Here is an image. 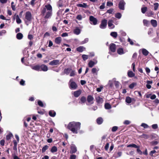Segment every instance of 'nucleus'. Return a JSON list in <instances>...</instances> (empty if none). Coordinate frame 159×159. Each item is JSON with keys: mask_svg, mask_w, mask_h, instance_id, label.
Instances as JSON below:
<instances>
[{"mask_svg": "<svg viewBox=\"0 0 159 159\" xmlns=\"http://www.w3.org/2000/svg\"><path fill=\"white\" fill-rule=\"evenodd\" d=\"M81 123L79 122L73 121L70 122L68 125V128L73 133L77 134L80 128Z\"/></svg>", "mask_w": 159, "mask_h": 159, "instance_id": "nucleus-1", "label": "nucleus"}, {"mask_svg": "<svg viewBox=\"0 0 159 159\" xmlns=\"http://www.w3.org/2000/svg\"><path fill=\"white\" fill-rule=\"evenodd\" d=\"M41 13L43 15H45L44 18L46 19L49 18L52 13V8L50 4L46 5L42 10Z\"/></svg>", "mask_w": 159, "mask_h": 159, "instance_id": "nucleus-2", "label": "nucleus"}, {"mask_svg": "<svg viewBox=\"0 0 159 159\" xmlns=\"http://www.w3.org/2000/svg\"><path fill=\"white\" fill-rule=\"evenodd\" d=\"M32 19V17L31 13L29 11L26 12L25 15V23L28 25L29 23L31 22Z\"/></svg>", "mask_w": 159, "mask_h": 159, "instance_id": "nucleus-3", "label": "nucleus"}, {"mask_svg": "<svg viewBox=\"0 0 159 159\" xmlns=\"http://www.w3.org/2000/svg\"><path fill=\"white\" fill-rule=\"evenodd\" d=\"M70 88L71 89H75L77 87V85L76 83L73 81V79H71L69 82Z\"/></svg>", "mask_w": 159, "mask_h": 159, "instance_id": "nucleus-4", "label": "nucleus"}, {"mask_svg": "<svg viewBox=\"0 0 159 159\" xmlns=\"http://www.w3.org/2000/svg\"><path fill=\"white\" fill-rule=\"evenodd\" d=\"M107 20L105 19H103L102 20L101 24L100 25V27L102 29H105L107 26Z\"/></svg>", "mask_w": 159, "mask_h": 159, "instance_id": "nucleus-5", "label": "nucleus"}, {"mask_svg": "<svg viewBox=\"0 0 159 159\" xmlns=\"http://www.w3.org/2000/svg\"><path fill=\"white\" fill-rule=\"evenodd\" d=\"M125 3L123 0H121L119 4V7L120 9L124 10L125 9L124 6Z\"/></svg>", "mask_w": 159, "mask_h": 159, "instance_id": "nucleus-6", "label": "nucleus"}, {"mask_svg": "<svg viewBox=\"0 0 159 159\" xmlns=\"http://www.w3.org/2000/svg\"><path fill=\"white\" fill-rule=\"evenodd\" d=\"M89 20L93 22V24L94 25H96L97 24L98 20L97 19L93 16H90L89 17Z\"/></svg>", "mask_w": 159, "mask_h": 159, "instance_id": "nucleus-7", "label": "nucleus"}, {"mask_svg": "<svg viewBox=\"0 0 159 159\" xmlns=\"http://www.w3.org/2000/svg\"><path fill=\"white\" fill-rule=\"evenodd\" d=\"M60 63V61L58 60H54L51 61L49 63V64L50 65H56L59 64Z\"/></svg>", "mask_w": 159, "mask_h": 159, "instance_id": "nucleus-8", "label": "nucleus"}, {"mask_svg": "<svg viewBox=\"0 0 159 159\" xmlns=\"http://www.w3.org/2000/svg\"><path fill=\"white\" fill-rule=\"evenodd\" d=\"M116 45L113 43H111L110 45V49L111 52H114L116 50Z\"/></svg>", "mask_w": 159, "mask_h": 159, "instance_id": "nucleus-9", "label": "nucleus"}, {"mask_svg": "<svg viewBox=\"0 0 159 159\" xmlns=\"http://www.w3.org/2000/svg\"><path fill=\"white\" fill-rule=\"evenodd\" d=\"M113 20H110L108 21V26L110 29H113L115 27L114 25L113 24Z\"/></svg>", "mask_w": 159, "mask_h": 159, "instance_id": "nucleus-10", "label": "nucleus"}, {"mask_svg": "<svg viewBox=\"0 0 159 159\" xmlns=\"http://www.w3.org/2000/svg\"><path fill=\"white\" fill-rule=\"evenodd\" d=\"M76 151L77 149L75 146L74 144H71V150L70 151V153H74Z\"/></svg>", "mask_w": 159, "mask_h": 159, "instance_id": "nucleus-11", "label": "nucleus"}, {"mask_svg": "<svg viewBox=\"0 0 159 159\" xmlns=\"http://www.w3.org/2000/svg\"><path fill=\"white\" fill-rule=\"evenodd\" d=\"M122 154V152L120 151L116 152L114 154L113 157L116 158H118L121 156Z\"/></svg>", "mask_w": 159, "mask_h": 159, "instance_id": "nucleus-12", "label": "nucleus"}, {"mask_svg": "<svg viewBox=\"0 0 159 159\" xmlns=\"http://www.w3.org/2000/svg\"><path fill=\"white\" fill-rule=\"evenodd\" d=\"M40 70L44 71H47L48 70V67L45 65H42L40 66Z\"/></svg>", "mask_w": 159, "mask_h": 159, "instance_id": "nucleus-13", "label": "nucleus"}, {"mask_svg": "<svg viewBox=\"0 0 159 159\" xmlns=\"http://www.w3.org/2000/svg\"><path fill=\"white\" fill-rule=\"evenodd\" d=\"M81 32V30L78 27H76L74 30V33L76 35H79L80 34Z\"/></svg>", "mask_w": 159, "mask_h": 159, "instance_id": "nucleus-14", "label": "nucleus"}, {"mask_svg": "<svg viewBox=\"0 0 159 159\" xmlns=\"http://www.w3.org/2000/svg\"><path fill=\"white\" fill-rule=\"evenodd\" d=\"M81 93V90L75 91L74 92V95L75 97H78L80 95Z\"/></svg>", "mask_w": 159, "mask_h": 159, "instance_id": "nucleus-15", "label": "nucleus"}, {"mask_svg": "<svg viewBox=\"0 0 159 159\" xmlns=\"http://www.w3.org/2000/svg\"><path fill=\"white\" fill-rule=\"evenodd\" d=\"M97 63V61L95 60V62H94L92 61H90L89 63V66L90 67H93L94 65L96 64Z\"/></svg>", "mask_w": 159, "mask_h": 159, "instance_id": "nucleus-16", "label": "nucleus"}, {"mask_svg": "<svg viewBox=\"0 0 159 159\" xmlns=\"http://www.w3.org/2000/svg\"><path fill=\"white\" fill-rule=\"evenodd\" d=\"M62 40L61 38L59 37H57L55 39V42L57 44H59L61 43Z\"/></svg>", "mask_w": 159, "mask_h": 159, "instance_id": "nucleus-17", "label": "nucleus"}, {"mask_svg": "<svg viewBox=\"0 0 159 159\" xmlns=\"http://www.w3.org/2000/svg\"><path fill=\"white\" fill-rule=\"evenodd\" d=\"M97 102L99 103H101L103 102V100L102 98L99 96H97L96 97Z\"/></svg>", "mask_w": 159, "mask_h": 159, "instance_id": "nucleus-18", "label": "nucleus"}, {"mask_svg": "<svg viewBox=\"0 0 159 159\" xmlns=\"http://www.w3.org/2000/svg\"><path fill=\"white\" fill-rule=\"evenodd\" d=\"M32 68L35 70L37 71H41L40 70V66L36 65L35 66H33L31 67Z\"/></svg>", "mask_w": 159, "mask_h": 159, "instance_id": "nucleus-19", "label": "nucleus"}, {"mask_svg": "<svg viewBox=\"0 0 159 159\" xmlns=\"http://www.w3.org/2000/svg\"><path fill=\"white\" fill-rule=\"evenodd\" d=\"M93 98L91 95H89L88 97L87 101L88 102H89L91 104L93 103Z\"/></svg>", "mask_w": 159, "mask_h": 159, "instance_id": "nucleus-20", "label": "nucleus"}, {"mask_svg": "<svg viewBox=\"0 0 159 159\" xmlns=\"http://www.w3.org/2000/svg\"><path fill=\"white\" fill-rule=\"evenodd\" d=\"M141 50L142 51L143 54L145 56H147L149 53L148 51L145 48L142 49Z\"/></svg>", "mask_w": 159, "mask_h": 159, "instance_id": "nucleus-21", "label": "nucleus"}, {"mask_svg": "<svg viewBox=\"0 0 159 159\" xmlns=\"http://www.w3.org/2000/svg\"><path fill=\"white\" fill-rule=\"evenodd\" d=\"M85 50V48L83 46H80L76 48L77 51L80 52H82Z\"/></svg>", "mask_w": 159, "mask_h": 159, "instance_id": "nucleus-22", "label": "nucleus"}, {"mask_svg": "<svg viewBox=\"0 0 159 159\" xmlns=\"http://www.w3.org/2000/svg\"><path fill=\"white\" fill-rule=\"evenodd\" d=\"M117 52L119 55H122L124 53L123 49L121 48L117 49Z\"/></svg>", "mask_w": 159, "mask_h": 159, "instance_id": "nucleus-23", "label": "nucleus"}, {"mask_svg": "<svg viewBox=\"0 0 159 159\" xmlns=\"http://www.w3.org/2000/svg\"><path fill=\"white\" fill-rule=\"evenodd\" d=\"M152 81L148 80L147 81V84H146V87L148 89H150L151 88V86L150 84H152Z\"/></svg>", "mask_w": 159, "mask_h": 159, "instance_id": "nucleus-24", "label": "nucleus"}, {"mask_svg": "<svg viewBox=\"0 0 159 159\" xmlns=\"http://www.w3.org/2000/svg\"><path fill=\"white\" fill-rule=\"evenodd\" d=\"M49 115L52 117H54L56 114V113L55 111H50L49 112Z\"/></svg>", "mask_w": 159, "mask_h": 159, "instance_id": "nucleus-25", "label": "nucleus"}, {"mask_svg": "<svg viewBox=\"0 0 159 159\" xmlns=\"http://www.w3.org/2000/svg\"><path fill=\"white\" fill-rule=\"evenodd\" d=\"M110 35L114 38H116L117 36V34L116 32H112L110 34Z\"/></svg>", "mask_w": 159, "mask_h": 159, "instance_id": "nucleus-26", "label": "nucleus"}, {"mask_svg": "<svg viewBox=\"0 0 159 159\" xmlns=\"http://www.w3.org/2000/svg\"><path fill=\"white\" fill-rule=\"evenodd\" d=\"M23 37V35L21 33H18L16 34V38L18 39H21Z\"/></svg>", "mask_w": 159, "mask_h": 159, "instance_id": "nucleus-27", "label": "nucleus"}, {"mask_svg": "<svg viewBox=\"0 0 159 159\" xmlns=\"http://www.w3.org/2000/svg\"><path fill=\"white\" fill-rule=\"evenodd\" d=\"M127 147L128 148L132 147V148H139V146H137L136 144H133V143L128 145L127 146Z\"/></svg>", "mask_w": 159, "mask_h": 159, "instance_id": "nucleus-28", "label": "nucleus"}, {"mask_svg": "<svg viewBox=\"0 0 159 159\" xmlns=\"http://www.w3.org/2000/svg\"><path fill=\"white\" fill-rule=\"evenodd\" d=\"M128 75L129 77H132L134 76L135 74L131 71H129L128 72Z\"/></svg>", "mask_w": 159, "mask_h": 159, "instance_id": "nucleus-29", "label": "nucleus"}, {"mask_svg": "<svg viewBox=\"0 0 159 159\" xmlns=\"http://www.w3.org/2000/svg\"><path fill=\"white\" fill-rule=\"evenodd\" d=\"M103 122V119L101 117H99L97 120V122L99 125L101 124Z\"/></svg>", "mask_w": 159, "mask_h": 159, "instance_id": "nucleus-30", "label": "nucleus"}, {"mask_svg": "<svg viewBox=\"0 0 159 159\" xmlns=\"http://www.w3.org/2000/svg\"><path fill=\"white\" fill-rule=\"evenodd\" d=\"M77 6L78 7H82L84 8H86L87 6V4L83 3V4H77Z\"/></svg>", "mask_w": 159, "mask_h": 159, "instance_id": "nucleus-31", "label": "nucleus"}, {"mask_svg": "<svg viewBox=\"0 0 159 159\" xmlns=\"http://www.w3.org/2000/svg\"><path fill=\"white\" fill-rule=\"evenodd\" d=\"M99 69L98 68H93L92 69V72L93 74L96 73L97 74V72L99 71Z\"/></svg>", "mask_w": 159, "mask_h": 159, "instance_id": "nucleus-32", "label": "nucleus"}, {"mask_svg": "<svg viewBox=\"0 0 159 159\" xmlns=\"http://www.w3.org/2000/svg\"><path fill=\"white\" fill-rule=\"evenodd\" d=\"M151 22L152 25L153 26L156 27L157 26V21L155 20H151Z\"/></svg>", "mask_w": 159, "mask_h": 159, "instance_id": "nucleus-33", "label": "nucleus"}, {"mask_svg": "<svg viewBox=\"0 0 159 159\" xmlns=\"http://www.w3.org/2000/svg\"><path fill=\"white\" fill-rule=\"evenodd\" d=\"M57 149L56 147L54 146L52 147L51 150V152L52 153H54L57 152Z\"/></svg>", "mask_w": 159, "mask_h": 159, "instance_id": "nucleus-34", "label": "nucleus"}, {"mask_svg": "<svg viewBox=\"0 0 159 159\" xmlns=\"http://www.w3.org/2000/svg\"><path fill=\"white\" fill-rule=\"evenodd\" d=\"M16 22L18 24H20L21 22V20L18 15L16 16Z\"/></svg>", "mask_w": 159, "mask_h": 159, "instance_id": "nucleus-35", "label": "nucleus"}, {"mask_svg": "<svg viewBox=\"0 0 159 159\" xmlns=\"http://www.w3.org/2000/svg\"><path fill=\"white\" fill-rule=\"evenodd\" d=\"M125 102L128 103H130L131 102V98L129 97H127L126 98Z\"/></svg>", "mask_w": 159, "mask_h": 159, "instance_id": "nucleus-36", "label": "nucleus"}, {"mask_svg": "<svg viewBox=\"0 0 159 159\" xmlns=\"http://www.w3.org/2000/svg\"><path fill=\"white\" fill-rule=\"evenodd\" d=\"M105 107L106 109H110L111 108V105L108 103H106L105 105Z\"/></svg>", "mask_w": 159, "mask_h": 159, "instance_id": "nucleus-37", "label": "nucleus"}, {"mask_svg": "<svg viewBox=\"0 0 159 159\" xmlns=\"http://www.w3.org/2000/svg\"><path fill=\"white\" fill-rule=\"evenodd\" d=\"M13 136L12 134L10 133L7 135L6 136V139L7 140H9L11 139V138Z\"/></svg>", "mask_w": 159, "mask_h": 159, "instance_id": "nucleus-38", "label": "nucleus"}, {"mask_svg": "<svg viewBox=\"0 0 159 159\" xmlns=\"http://www.w3.org/2000/svg\"><path fill=\"white\" fill-rule=\"evenodd\" d=\"M48 146L47 145H45L42 148V152H44L48 149Z\"/></svg>", "mask_w": 159, "mask_h": 159, "instance_id": "nucleus-39", "label": "nucleus"}, {"mask_svg": "<svg viewBox=\"0 0 159 159\" xmlns=\"http://www.w3.org/2000/svg\"><path fill=\"white\" fill-rule=\"evenodd\" d=\"M115 17L118 19H120L121 17V14L120 13H118L115 14Z\"/></svg>", "mask_w": 159, "mask_h": 159, "instance_id": "nucleus-40", "label": "nucleus"}, {"mask_svg": "<svg viewBox=\"0 0 159 159\" xmlns=\"http://www.w3.org/2000/svg\"><path fill=\"white\" fill-rule=\"evenodd\" d=\"M136 85V84L135 83H133L130 84L129 86V87L130 89H133L134 87Z\"/></svg>", "mask_w": 159, "mask_h": 159, "instance_id": "nucleus-41", "label": "nucleus"}, {"mask_svg": "<svg viewBox=\"0 0 159 159\" xmlns=\"http://www.w3.org/2000/svg\"><path fill=\"white\" fill-rule=\"evenodd\" d=\"M38 105L40 107H43L44 106V105H43V102L40 100H38Z\"/></svg>", "mask_w": 159, "mask_h": 159, "instance_id": "nucleus-42", "label": "nucleus"}, {"mask_svg": "<svg viewBox=\"0 0 159 159\" xmlns=\"http://www.w3.org/2000/svg\"><path fill=\"white\" fill-rule=\"evenodd\" d=\"M141 126L143 127L144 128H147L149 127V126L147 124L143 123L141 125Z\"/></svg>", "mask_w": 159, "mask_h": 159, "instance_id": "nucleus-43", "label": "nucleus"}, {"mask_svg": "<svg viewBox=\"0 0 159 159\" xmlns=\"http://www.w3.org/2000/svg\"><path fill=\"white\" fill-rule=\"evenodd\" d=\"M82 57L83 59L84 60H85L89 58V56L88 55H83L82 56Z\"/></svg>", "mask_w": 159, "mask_h": 159, "instance_id": "nucleus-44", "label": "nucleus"}, {"mask_svg": "<svg viewBox=\"0 0 159 159\" xmlns=\"http://www.w3.org/2000/svg\"><path fill=\"white\" fill-rule=\"evenodd\" d=\"M154 9L155 10L157 9L159 6L158 3H156L154 4Z\"/></svg>", "mask_w": 159, "mask_h": 159, "instance_id": "nucleus-45", "label": "nucleus"}, {"mask_svg": "<svg viewBox=\"0 0 159 159\" xmlns=\"http://www.w3.org/2000/svg\"><path fill=\"white\" fill-rule=\"evenodd\" d=\"M147 8L146 7H142L141 8V11L143 13H144L147 11Z\"/></svg>", "mask_w": 159, "mask_h": 159, "instance_id": "nucleus-46", "label": "nucleus"}, {"mask_svg": "<svg viewBox=\"0 0 159 159\" xmlns=\"http://www.w3.org/2000/svg\"><path fill=\"white\" fill-rule=\"evenodd\" d=\"M76 18L79 20H81L82 19V16L81 15H78L76 16Z\"/></svg>", "mask_w": 159, "mask_h": 159, "instance_id": "nucleus-47", "label": "nucleus"}, {"mask_svg": "<svg viewBox=\"0 0 159 159\" xmlns=\"http://www.w3.org/2000/svg\"><path fill=\"white\" fill-rule=\"evenodd\" d=\"M71 70V69L68 68L67 69H65L64 70V72L67 75L69 73V72Z\"/></svg>", "mask_w": 159, "mask_h": 159, "instance_id": "nucleus-48", "label": "nucleus"}, {"mask_svg": "<svg viewBox=\"0 0 159 159\" xmlns=\"http://www.w3.org/2000/svg\"><path fill=\"white\" fill-rule=\"evenodd\" d=\"M80 101L82 103H84L86 101V98L84 97H82L80 99Z\"/></svg>", "mask_w": 159, "mask_h": 159, "instance_id": "nucleus-49", "label": "nucleus"}, {"mask_svg": "<svg viewBox=\"0 0 159 159\" xmlns=\"http://www.w3.org/2000/svg\"><path fill=\"white\" fill-rule=\"evenodd\" d=\"M131 122L128 120H125L124 122V124L126 125H128L130 124Z\"/></svg>", "mask_w": 159, "mask_h": 159, "instance_id": "nucleus-50", "label": "nucleus"}, {"mask_svg": "<svg viewBox=\"0 0 159 159\" xmlns=\"http://www.w3.org/2000/svg\"><path fill=\"white\" fill-rule=\"evenodd\" d=\"M88 41H89L88 38H86L84 39V41H83L81 42V44H83L85 43H87V42H88Z\"/></svg>", "mask_w": 159, "mask_h": 159, "instance_id": "nucleus-51", "label": "nucleus"}, {"mask_svg": "<svg viewBox=\"0 0 159 159\" xmlns=\"http://www.w3.org/2000/svg\"><path fill=\"white\" fill-rule=\"evenodd\" d=\"M117 129L118 127L117 126H114L112 128V131L113 132H115L117 130Z\"/></svg>", "mask_w": 159, "mask_h": 159, "instance_id": "nucleus-52", "label": "nucleus"}, {"mask_svg": "<svg viewBox=\"0 0 159 159\" xmlns=\"http://www.w3.org/2000/svg\"><path fill=\"white\" fill-rule=\"evenodd\" d=\"M6 33V31L5 30H2L0 31V36L2 35L3 34H5Z\"/></svg>", "mask_w": 159, "mask_h": 159, "instance_id": "nucleus-53", "label": "nucleus"}, {"mask_svg": "<svg viewBox=\"0 0 159 159\" xmlns=\"http://www.w3.org/2000/svg\"><path fill=\"white\" fill-rule=\"evenodd\" d=\"M143 23L144 25H147L149 23V21L146 20H143Z\"/></svg>", "mask_w": 159, "mask_h": 159, "instance_id": "nucleus-54", "label": "nucleus"}, {"mask_svg": "<svg viewBox=\"0 0 159 159\" xmlns=\"http://www.w3.org/2000/svg\"><path fill=\"white\" fill-rule=\"evenodd\" d=\"M128 41L129 43L131 45H133L134 44L133 42L129 38H128Z\"/></svg>", "mask_w": 159, "mask_h": 159, "instance_id": "nucleus-55", "label": "nucleus"}, {"mask_svg": "<svg viewBox=\"0 0 159 159\" xmlns=\"http://www.w3.org/2000/svg\"><path fill=\"white\" fill-rule=\"evenodd\" d=\"M158 39H159L158 37H157V38L153 39H152V41L153 42H155V43L157 42H158Z\"/></svg>", "mask_w": 159, "mask_h": 159, "instance_id": "nucleus-56", "label": "nucleus"}, {"mask_svg": "<svg viewBox=\"0 0 159 159\" xmlns=\"http://www.w3.org/2000/svg\"><path fill=\"white\" fill-rule=\"evenodd\" d=\"M152 127L154 129H156L158 128V125L157 124H153L152 125Z\"/></svg>", "mask_w": 159, "mask_h": 159, "instance_id": "nucleus-57", "label": "nucleus"}, {"mask_svg": "<svg viewBox=\"0 0 159 159\" xmlns=\"http://www.w3.org/2000/svg\"><path fill=\"white\" fill-rule=\"evenodd\" d=\"M113 11V9H110L107 10V12L110 14H112Z\"/></svg>", "mask_w": 159, "mask_h": 159, "instance_id": "nucleus-58", "label": "nucleus"}, {"mask_svg": "<svg viewBox=\"0 0 159 159\" xmlns=\"http://www.w3.org/2000/svg\"><path fill=\"white\" fill-rule=\"evenodd\" d=\"M8 0H0V2L2 4H5L7 2Z\"/></svg>", "mask_w": 159, "mask_h": 159, "instance_id": "nucleus-59", "label": "nucleus"}, {"mask_svg": "<svg viewBox=\"0 0 159 159\" xmlns=\"http://www.w3.org/2000/svg\"><path fill=\"white\" fill-rule=\"evenodd\" d=\"M28 38L29 39L31 40L33 39V37L31 34H28Z\"/></svg>", "mask_w": 159, "mask_h": 159, "instance_id": "nucleus-60", "label": "nucleus"}, {"mask_svg": "<svg viewBox=\"0 0 159 159\" xmlns=\"http://www.w3.org/2000/svg\"><path fill=\"white\" fill-rule=\"evenodd\" d=\"M61 36L62 37H66L68 36V33H64L61 35Z\"/></svg>", "mask_w": 159, "mask_h": 159, "instance_id": "nucleus-61", "label": "nucleus"}, {"mask_svg": "<svg viewBox=\"0 0 159 159\" xmlns=\"http://www.w3.org/2000/svg\"><path fill=\"white\" fill-rule=\"evenodd\" d=\"M109 144L108 143H107L106 144L105 147V148L106 150H108L109 147Z\"/></svg>", "mask_w": 159, "mask_h": 159, "instance_id": "nucleus-62", "label": "nucleus"}, {"mask_svg": "<svg viewBox=\"0 0 159 159\" xmlns=\"http://www.w3.org/2000/svg\"><path fill=\"white\" fill-rule=\"evenodd\" d=\"M25 81L23 80H21L20 82V84L21 85H24L25 84Z\"/></svg>", "mask_w": 159, "mask_h": 159, "instance_id": "nucleus-63", "label": "nucleus"}, {"mask_svg": "<svg viewBox=\"0 0 159 159\" xmlns=\"http://www.w3.org/2000/svg\"><path fill=\"white\" fill-rule=\"evenodd\" d=\"M76 156L75 155H71L70 156V159H75Z\"/></svg>", "mask_w": 159, "mask_h": 159, "instance_id": "nucleus-64", "label": "nucleus"}]
</instances>
